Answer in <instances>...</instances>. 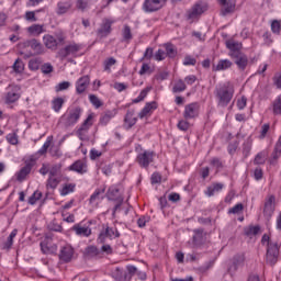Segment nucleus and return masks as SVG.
I'll use <instances>...</instances> for the list:
<instances>
[{"instance_id":"obj_48","label":"nucleus","mask_w":281,"mask_h":281,"mask_svg":"<svg viewBox=\"0 0 281 281\" xmlns=\"http://www.w3.org/2000/svg\"><path fill=\"white\" fill-rule=\"evenodd\" d=\"M74 190H76V184L68 183L63 187V189L60 190V194L61 196H67V194H71Z\"/></svg>"},{"instance_id":"obj_33","label":"nucleus","mask_w":281,"mask_h":281,"mask_svg":"<svg viewBox=\"0 0 281 281\" xmlns=\"http://www.w3.org/2000/svg\"><path fill=\"white\" fill-rule=\"evenodd\" d=\"M50 146H52V137H48L44 143V145L42 146V148L38 149L37 153L32 155L31 157H37L38 159V157L47 154V150L49 149Z\"/></svg>"},{"instance_id":"obj_44","label":"nucleus","mask_w":281,"mask_h":281,"mask_svg":"<svg viewBox=\"0 0 281 281\" xmlns=\"http://www.w3.org/2000/svg\"><path fill=\"white\" fill-rule=\"evenodd\" d=\"M122 36H123V41L127 43L133 41V33L131 32V26H128L127 24H125L122 30Z\"/></svg>"},{"instance_id":"obj_30","label":"nucleus","mask_w":281,"mask_h":281,"mask_svg":"<svg viewBox=\"0 0 281 281\" xmlns=\"http://www.w3.org/2000/svg\"><path fill=\"white\" fill-rule=\"evenodd\" d=\"M29 34H32V36H41L43 32H45V26L41 24H33L27 27Z\"/></svg>"},{"instance_id":"obj_36","label":"nucleus","mask_w":281,"mask_h":281,"mask_svg":"<svg viewBox=\"0 0 281 281\" xmlns=\"http://www.w3.org/2000/svg\"><path fill=\"white\" fill-rule=\"evenodd\" d=\"M104 199V189H97L89 199L91 204L97 203V201H102Z\"/></svg>"},{"instance_id":"obj_3","label":"nucleus","mask_w":281,"mask_h":281,"mask_svg":"<svg viewBox=\"0 0 281 281\" xmlns=\"http://www.w3.org/2000/svg\"><path fill=\"white\" fill-rule=\"evenodd\" d=\"M81 115L82 110L80 106L71 108L61 116V122L66 127L76 126Z\"/></svg>"},{"instance_id":"obj_20","label":"nucleus","mask_w":281,"mask_h":281,"mask_svg":"<svg viewBox=\"0 0 281 281\" xmlns=\"http://www.w3.org/2000/svg\"><path fill=\"white\" fill-rule=\"evenodd\" d=\"M70 172H77V175H87L89 168L87 167V162L83 160L75 161L70 167H68Z\"/></svg>"},{"instance_id":"obj_39","label":"nucleus","mask_w":281,"mask_h":281,"mask_svg":"<svg viewBox=\"0 0 281 281\" xmlns=\"http://www.w3.org/2000/svg\"><path fill=\"white\" fill-rule=\"evenodd\" d=\"M188 87L186 86V81L182 79H179L175 82L172 91L173 93H182V91H186Z\"/></svg>"},{"instance_id":"obj_25","label":"nucleus","mask_w":281,"mask_h":281,"mask_svg":"<svg viewBox=\"0 0 281 281\" xmlns=\"http://www.w3.org/2000/svg\"><path fill=\"white\" fill-rule=\"evenodd\" d=\"M72 232H75V234L77 236H82L83 238H89V236L91 235V227L82 226L80 224H75L72 226Z\"/></svg>"},{"instance_id":"obj_35","label":"nucleus","mask_w":281,"mask_h":281,"mask_svg":"<svg viewBox=\"0 0 281 281\" xmlns=\"http://www.w3.org/2000/svg\"><path fill=\"white\" fill-rule=\"evenodd\" d=\"M83 255L87 258H97V256H100V249H98V247H95V246H88L85 249Z\"/></svg>"},{"instance_id":"obj_51","label":"nucleus","mask_w":281,"mask_h":281,"mask_svg":"<svg viewBox=\"0 0 281 281\" xmlns=\"http://www.w3.org/2000/svg\"><path fill=\"white\" fill-rule=\"evenodd\" d=\"M40 67H41V58H34L29 61V69H31V71H38Z\"/></svg>"},{"instance_id":"obj_59","label":"nucleus","mask_w":281,"mask_h":281,"mask_svg":"<svg viewBox=\"0 0 281 281\" xmlns=\"http://www.w3.org/2000/svg\"><path fill=\"white\" fill-rule=\"evenodd\" d=\"M179 131H183L184 133L190 130V122L187 120H180L177 124Z\"/></svg>"},{"instance_id":"obj_50","label":"nucleus","mask_w":281,"mask_h":281,"mask_svg":"<svg viewBox=\"0 0 281 281\" xmlns=\"http://www.w3.org/2000/svg\"><path fill=\"white\" fill-rule=\"evenodd\" d=\"M126 269H127V274H125L124 280L131 281V278H133V276H137V267L127 266Z\"/></svg>"},{"instance_id":"obj_24","label":"nucleus","mask_w":281,"mask_h":281,"mask_svg":"<svg viewBox=\"0 0 281 281\" xmlns=\"http://www.w3.org/2000/svg\"><path fill=\"white\" fill-rule=\"evenodd\" d=\"M159 104H157V101H151L149 103H146V105L143 108V110L138 113V117L140 120H144L147 115H150L153 111H157Z\"/></svg>"},{"instance_id":"obj_42","label":"nucleus","mask_w":281,"mask_h":281,"mask_svg":"<svg viewBox=\"0 0 281 281\" xmlns=\"http://www.w3.org/2000/svg\"><path fill=\"white\" fill-rule=\"evenodd\" d=\"M63 104H65L64 98H56L52 101V106L55 113H60V109H63Z\"/></svg>"},{"instance_id":"obj_63","label":"nucleus","mask_w":281,"mask_h":281,"mask_svg":"<svg viewBox=\"0 0 281 281\" xmlns=\"http://www.w3.org/2000/svg\"><path fill=\"white\" fill-rule=\"evenodd\" d=\"M271 30L273 34H280L281 31V23L278 20L272 21L271 23Z\"/></svg>"},{"instance_id":"obj_18","label":"nucleus","mask_w":281,"mask_h":281,"mask_svg":"<svg viewBox=\"0 0 281 281\" xmlns=\"http://www.w3.org/2000/svg\"><path fill=\"white\" fill-rule=\"evenodd\" d=\"M41 249L43 254H56V251H58V246L52 243V237L46 236L41 243Z\"/></svg>"},{"instance_id":"obj_5","label":"nucleus","mask_w":281,"mask_h":281,"mask_svg":"<svg viewBox=\"0 0 281 281\" xmlns=\"http://www.w3.org/2000/svg\"><path fill=\"white\" fill-rule=\"evenodd\" d=\"M36 161H38V157L36 156H30L25 161V166L22 167L16 173V181H25V179H27V176L30 175V172H32V169L34 168V166H36Z\"/></svg>"},{"instance_id":"obj_13","label":"nucleus","mask_w":281,"mask_h":281,"mask_svg":"<svg viewBox=\"0 0 281 281\" xmlns=\"http://www.w3.org/2000/svg\"><path fill=\"white\" fill-rule=\"evenodd\" d=\"M245 267V254L235 255L232 259V263L228 267V273L234 276L238 269H243Z\"/></svg>"},{"instance_id":"obj_43","label":"nucleus","mask_w":281,"mask_h":281,"mask_svg":"<svg viewBox=\"0 0 281 281\" xmlns=\"http://www.w3.org/2000/svg\"><path fill=\"white\" fill-rule=\"evenodd\" d=\"M150 91H153V87H146L145 89H143L140 91V93L138 94V97L136 99H134V104L143 102V100H145L146 95H148V93H150Z\"/></svg>"},{"instance_id":"obj_1","label":"nucleus","mask_w":281,"mask_h":281,"mask_svg":"<svg viewBox=\"0 0 281 281\" xmlns=\"http://www.w3.org/2000/svg\"><path fill=\"white\" fill-rule=\"evenodd\" d=\"M215 98L217 101V106L225 109L234 99V86L231 82L220 83L215 88Z\"/></svg>"},{"instance_id":"obj_14","label":"nucleus","mask_w":281,"mask_h":281,"mask_svg":"<svg viewBox=\"0 0 281 281\" xmlns=\"http://www.w3.org/2000/svg\"><path fill=\"white\" fill-rule=\"evenodd\" d=\"M201 105L199 102H192L184 106L183 117L184 120H194L199 115Z\"/></svg>"},{"instance_id":"obj_28","label":"nucleus","mask_w":281,"mask_h":281,"mask_svg":"<svg viewBox=\"0 0 281 281\" xmlns=\"http://www.w3.org/2000/svg\"><path fill=\"white\" fill-rule=\"evenodd\" d=\"M223 188H225V184H223L221 182H215L212 186L206 188V190L204 191V194L206 196H214V194L216 192H221V190H223Z\"/></svg>"},{"instance_id":"obj_6","label":"nucleus","mask_w":281,"mask_h":281,"mask_svg":"<svg viewBox=\"0 0 281 281\" xmlns=\"http://www.w3.org/2000/svg\"><path fill=\"white\" fill-rule=\"evenodd\" d=\"M280 260V244H269L266 250V265L276 267Z\"/></svg>"},{"instance_id":"obj_29","label":"nucleus","mask_w":281,"mask_h":281,"mask_svg":"<svg viewBox=\"0 0 281 281\" xmlns=\"http://www.w3.org/2000/svg\"><path fill=\"white\" fill-rule=\"evenodd\" d=\"M59 184H60V177L48 176V179L46 180L47 190H56V188H58Z\"/></svg>"},{"instance_id":"obj_17","label":"nucleus","mask_w":281,"mask_h":281,"mask_svg":"<svg viewBox=\"0 0 281 281\" xmlns=\"http://www.w3.org/2000/svg\"><path fill=\"white\" fill-rule=\"evenodd\" d=\"M232 58L234 59L235 65H237L239 71H245V69H247V66L249 65V58L247 55L236 52L232 54Z\"/></svg>"},{"instance_id":"obj_9","label":"nucleus","mask_w":281,"mask_h":281,"mask_svg":"<svg viewBox=\"0 0 281 281\" xmlns=\"http://www.w3.org/2000/svg\"><path fill=\"white\" fill-rule=\"evenodd\" d=\"M115 23V20L103 19L100 27L97 30V35L99 38H106L113 32L112 25Z\"/></svg>"},{"instance_id":"obj_32","label":"nucleus","mask_w":281,"mask_h":281,"mask_svg":"<svg viewBox=\"0 0 281 281\" xmlns=\"http://www.w3.org/2000/svg\"><path fill=\"white\" fill-rule=\"evenodd\" d=\"M108 199L110 201H120L122 195H120V189L117 187H110L108 190Z\"/></svg>"},{"instance_id":"obj_12","label":"nucleus","mask_w":281,"mask_h":281,"mask_svg":"<svg viewBox=\"0 0 281 281\" xmlns=\"http://www.w3.org/2000/svg\"><path fill=\"white\" fill-rule=\"evenodd\" d=\"M23 47H31L33 50V54L24 55V58H30L31 56H38L40 54H43V44L38 42L37 40H27L22 44Z\"/></svg>"},{"instance_id":"obj_55","label":"nucleus","mask_w":281,"mask_h":281,"mask_svg":"<svg viewBox=\"0 0 281 281\" xmlns=\"http://www.w3.org/2000/svg\"><path fill=\"white\" fill-rule=\"evenodd\" d=\"M71 87V82L69 81H63L59 82L56 87H55V91L58 93L60 91H67V89H69Z\"/></svg>"},{"instance_id":"obj_40","label":"nucleus","mask_w":281,"mask_h":281,"mask_svg":"<svg viewBox=\"0 0 281 281\" xmlns=\"http://www.w3.org/2000/svg\"><path fill=\"white\" fill-rule=\"evenodd\" d=\"M254 144V140H251L250 137H248L244 144H243V155L245 158L249 157L250 153H251V146Z\"/></svg>"},{"instance_id":"obj_45","label":"nucleus","mask_w":281,"mask_h":281,"mask_svg":"<svg viewBox=\"0 0 281 281\" xmlns=\"http://www.w3.org/2000/svg\"><path fill=\"white\" fill-rule=\"evenodd\" d=\"M273 115H281V94L272 102Z\"/></svg>"},{"instance_id":"obj_41","label":"nucleus","mask_w":281,"mask_h":281,"mask_svg":"<svg viewBox=\"0 0 281 281\" xmlns=\"http://www.w3.org/2000/svg\"><path fill=\"white\" fill-rule=\"evenodd\" d=\"M155 72V68L150 64L144 63L138 71L139 76H150Z\"/></svg>"},{"instance_id":"obj_64","label":"nucleus","mask_w":281,"mask_h":281,"mask_svg":"<svg viewBox=\"0 0 281 281\" xmlns=\"http://www.w3.org/2000/svg\"><path fill=\"white\" fill-rule=\"evenodd\" d=\"M272 82L274 85V87H277V89H281V72H276L273 78H272Z\"/></svg>"},{"instance_id":"obj_26","label":"nucleus","mask_w":281,"mask_h":281,"mask_svg":"<svg viewBox=\"0 0 281 281\" xmlns=\"http://www.w3.org/2000/svg\"><path fill=\"white\" fill-rule=\"evenodd\" d=\"M71 8H74V2H71V0L59 1L57 3L56 14H58L59 16L63 14H67V12H69V10H71Z\"/></svg>"},{"instance_id":"obj_57","label":"nucleus","mask_w":281,"mask_h":281,"mask_svg":"<svg viewBox=\"0 0 281 281\" xmlns=\"http://www.w3.org/2000/svg\"><path fill=\"white\" fill-rule=\"evenodd\" d=\"M7 142L12 146H16V144H19V136L16 133H10L7 135Z\"/></svg>"},{"instance_id":"obj_52","label":"nucleus","mask_w":281,"mask_h":281,"mask_svg":"<svg viewBox=\"0 0 281 281\" xmlns=\"http://www.w3.org/2000/svg\"><path fill=\"white\" fill-rule=\"evenodd\" d=\"M115 63H117V60L113 57H110L108 59L104 60V71H108V74H111V67H113V65H115Z\"/></svg>"},{"instance_id":"obj_61","label":"nucleus","mask_w":281,"mask_h":281,"mask_svg":"<svg viewBox=\"0 0 281 281\" xmlns=\"http://www.w3.org/2000/svg\"><path fill=\"white\" fill-rule=\"evenodd\" d=\"M63 221L66 223H76V216L74 214H67V212H61Z\"/></svg>"},{"instance_id":"obj_8","label":"nucleus","mask_w":281,"mask_h":281,"mask_svg":"<svg viewBox=\"0 0 281 281\" xmlns=\"http://www.w3.org/2000/svg\"><path fill=\"white\" fill-rule=\"evenodd\" d=\"M155 161V151L144 150L136 157V162L140 168H148Z\"/></svg>"},{"instance_id":"obj_47","label":"nucleus","mask_w":281,"mask_h":281,"mask_svg":"<svg viewBox=\"0 0 281 281\" xmlns=\"http://www.w3.org/2000/svg\"><path fill=\"white\" fill-rule=\"evenodd\" d=\"M165 49H166V56L169 58H175L177 56V48H175V45L172 44H165Z\"/></svg>"},{"instance_id":"obj_16","label":"nucleus","mask_w":281,"mask_h":281,"mask_svg":"<svg viewBox=\"0 0 281 281\" xmlns=\"http://www.w3.org/2000/svg\"><path fill=\"white\" fill-rule=\"evenodd\" d=\"M74 254H76L74 247L69 244H65L60 247L58 255L59 260H61V262H71V260H74Z\"/></svg>"},{"instance_id":"obj_4","label":"nucleus","mask_w":281,"mask_h":281,"mask_svg":"<svg viewBox=\"0 0 281 281\" xmlns=\"http://www.w3.org/2000/svg\"><path fill=\"white\" fill-rule=\"evenodd\" d=\"M204 12H207V3L198 1L188 10L187 19L188 21H191V23H194V21H199V19H201V15Z\"/></svg>"},{"instance_id":"obj_21","label":"nucleus","mask_w":281,"mask_h":281,"mask_svg":"<svg viewBox=\"0 0 281 281\" xmlns=\"http://www.w3.org/2000/svg\"><path fill=\"white\" fill-rule=\"evenodd\" d=\"M90 82H91V78L89 77V75L80 77L76 81V92L79 94L85 93V91H87Z\"/></svg>"},{"instance_id":"obj_10","label":"nucleus","mask_w":281,"mask_h":281,"mask_svg":"<svg viewBox=\"0 0 281 281\" xmlns=\"http://www.w3.org/2000/svg\"><path fill=\"white\" fill-rule=\"evenodd\" d=\"M106 238H110V239L120 238V232H117V228L103 225V228L99 234L98 240L99 243L104 244L106 243Z\"/></svg>"},{"instance_id":"obj_37","label":"nucleus","mask_w":281,"mask_h":281,"mask_svg":"<svg viewBox=\"0 0 281 281\" xmlns=\"http://www.w3.org/2000/svg\"><path fill=\"white\" fill-rule=\"evenodd\" d=\"M93 126V114H89L88 117L81 124V127L78 130V133H82V131H89Z\"/></svg>"},{"instance_id":"obj_31","label":"nucleus","mask_w":281,"mask_h":281,"mask_svg":"<svg viewBox=\"0 0 281 281\" xmlns=\"http://www.w3.org/2000/svg\"><path fill=\"white\" fill-rule=\"evenodd\" d=\"M280 157H281V136L279 137L278 142L276 143L270 164H276V161H278V159H280Z\"/></svg>"},{"instance_id":"obj_38","label":"nucleus","mask_w":281,"mask_h":281,"mask_svg":"<svg viewBox=\"0 0 281 281\" xmlns=\"http://www.w3.org/2000/svg\"><path fill=\"white\" fill-rule=\"evenodd\" d=\"M226 47L231 52H240V49H243V44H240L234 40H228V41H226Z\"/></svg>"},{"instance_id":"obj_2","label":"nucleus","mask_w":281,"mask_h":281,"mask_svg":"<svg viewBox=\"0 0 281 281\" xmlns=\"http://www.w3.org/2000/svg\"><path fill=\"white\" fill-rule=\"evenodd\" d=\"M66 38L65 33L60 31L55 32L54 35L46 34L43 36L45 47H47V49H53L54 52L58 49L59 45H65Z\"/></svg>"},{"instance_id":"obj_19","label":"nucleus","mask_w":281,"mask_h":281,"mask_svg":"<svg viewBox=\"0 0 281 281\" xmlns=\"http://www.w3.org/2000/svg\"><path fill=\"white\" fill-rule=\"evenodd\" d=\"M220 5H222V14H232L236 10V0H217Z\"/></svg>"},{"instance_id":"obj_49","label":"nucleus","mask_w":281,"mask_h":281,"mask_svg":"<svg viewBox=\"0 0 281 281\" xmlns=\"http://www.w3.org/2000/svg\"><path fill=\"white\" fill-rule=\"evenodd\" d=\"M267 161V154L265 151H260L259 154L256 155L254 164L256 166H262Z\"/></svg>"},{"instance_id":"obj_11","label":"nucleus","mask_w":281,"mask_h":281,"mask_svg":"<svg viewBox=\"0 0 281 281\" xmlns=\"http://www.w3.org/2000/svg\"><path fill=\"white\" fill-rule=\"evenodd\" d=\"M167 1L168 0H145L143 3V10L147 13L157 12L158 10H161L164 5H166Z\"/></svg>"},{"instance_id":"obj_15","label":"nucleus","mask_w":281,"mask_h":281,"mask_svg":"<svg viewBox=\"0 0 281 281\" xmlns=\"http://www.w3.org/2000/svg\"><path fill=\"white\" fill-rule=\"evenodd\" d=\"M21 98V87L16 85L9 86V90L5 95L7 104H14Z\"/></svg>"},{"instance_id":"obj_62","label":"nucleus","mask_w":281,"mask_h":281,"mask_svg":"<svg viewBox=\"0 0 281 281\" xmlns=\"http://www.w3.org/2000/svg\"><path fill=\"white\" fill-rule=\"evenodd\" d=\"M183 65H184L186 67H189L190 65H191V66H194V65H196V58H194V57H192V56H190V55H187V56L184 57V59H183Z\"/></svg>"},{"instance_id":"obj_53","label":"nucleus","mask_w":281,"mask_h":281,"mask_svg":"<svg viewBox=\"0 0 281 281\" xmlns=\"http://www.w3.org/2000/svg\"><path fill=\"white\" fill-rule=\"evenodd\" d=\"M89 100L90 102L92 103V105L95 108V109H100V106H102L104 103H102V101L100 100V98H98V95L95 94H90L89 95Z\"/></svg>"},{"instance_id":"obj_56","label":"nucleus","mask_w":281,"mask_h":281,"mask_svg":"<svg viewBox=\"0 0 281 281\" xmlns=\"http://www.w3.org/2000/svg\"><path fill=\"white\" fill-rule=\"evenodd\" d=\"M13 69L16 71V74H21L25 69V65L23 64V60L16 59L13 64Z\"/></svg>"},{"instance_id":"obj_34","label":"nucleus","mask_w":281,"mask_h":281,"mask_svg":"<svg viewBox=\"0 0 281 281\" xmlns=\"http://www.w3.org/2000/svg\"><path fill=\"white\" fill-rule=\"evenodd\" d=\"M232 67V61L229 59H222L217 63L216 67H213V71H225Z\"/></svg>"},{"instance_id":"obj_60","label":"nucleus","mask_w":281,"mask_h":281,"mask_svg":"<svg viewBox=\"0 0 281 281\" xmlns=\"http://www.w3.org/2000/svg\"><path fill=\"white\" fill-rule=\"evenodd\" d=\"M76 8L77 10H80V12H85V10L89 8V2H87L86 0H77Z\"/></svg>"},{"instance_id":"obj_46","label":"nucleus","mask_w":281,"mask_h":281,"mask_svg":"<svg viewBox=\"0 0 281 281\" xmlns=\"http://www.w3.org/2000/svg\"><path fill=\"white\" fill-rule=\"evenodd\" d=\"M260 234V226H248L245 228L246 236H258Z\"/></svg>"},{"instance_id":"obj_58","label":"nucleus","mask_w":281,"mask_h":281,"mask_svg":"<svg viewBox=\"0 0 281 281\" xmlns=\"http://www.w3.org/2000/svg\"><path fill=\"white\" fill-rule=\"evenodd\" d=\"M42 196L43 193H41L40 191H35L29 199L30 205H34L36 201H41Z\"/></svg>"},{"instance_id":"obj_22","label":"nucleus","mask_w":281,"mask_h":281,"mask_svg":"<svg viewBox=\"0 0 281 281\" xmlns=\"http://www.w3.org/2000/svg\"><path fill=\"white\" fill-rule=\"evenodd\" d=\"M135 124H137V115H135V110H128L125 114L123 126L128 131L130 128H133Z\"/></svg>"},{"instance_id":"obj_7","label":"nucleus","mask_w":281,"mask_h":281,"mask_svg":"<svg viewBox=\"0 0 281 281\" xmlns=\"http://www.w3.org/2000/svg\"><path fill=\"white\" fill-rule=\"evenodd\" d=\"M82 49V44H77L76 42H72L70 44H67L64 48L59 49L58 56L61 60H65L67 56H78V52Z\"/></svg>"},{"instance_id":"obj_27","label":"nucleus","mask_w":281,"mask_h":281,"mask_svg":"<svg viewBox=\"0 0 281 281\" xmlns=\"http://www.w3.org/2000/svg\"><path fill=\"white\" fill-rule=\"evenodd\" d=\"M116 115L117 110H108L103 114H101L99 124L101 126H106V124H109V122H111V120H113V117H115Z\"/></svg>"},{"instance_id":"obj_23","label":"nucleus","mask_w":281,"mask_h":281,"mask_svg":"<svg viewBox=\"0 0 281 281\" xmlns=\"http://www.w3.org/2000/svg\"><path fill=\"white\" fill-rule=\"evenodd\" d=\"M276 195H270L265 203V207H263V214L266 216H269V218H271V216H273V212H276Z\"/></svg>"},{"instance_id":"obj_54","label":"nucleus","mask_w":281,"mask_h":281,"mask_svg":"<svg viewBox=\"0 0 281 281\" xmlns=\"http://www.w3.org/2000/svg\"><path fill=\"white\" fill-rule=\"evenodd\" d=\"M61 170H63V166L54 165L50 167L48 177H58V175H60Z\"/></svg>"}]
</instances>
